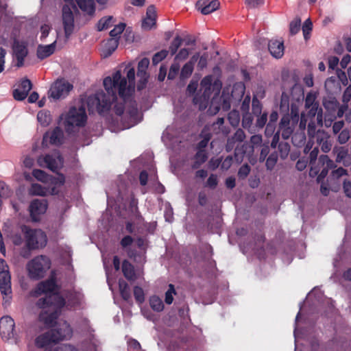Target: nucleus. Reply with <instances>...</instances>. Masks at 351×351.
Wrapping results in <instances>:
<instances>
[{"label": "nucleus", "mask_w": 351, "mask_h": 351, "mask_svg": "<svg viewBox=\"0 0 351 351\" xmlns=\"http://www.w3.org/2000/svg\"><path fill=\"white\" fill-rule=\"evenodd\" d=\"M104 86L106 93L104 91L96 93L88 97L87 105L91 112H97L101 114L107 112L114 101H117L114 108L117 114L121 115L124 112L125 105L128 106L126 114H128L131 123L126 128H129L136 123V119L138 109L135 101L131 97L135 88V71L133 67L128 66L123 73L120 71L114 72L112 76L104 80Z\"/></svg>", "instance_id": "nucleus-1"}, {"label": "nucleus", "mask_w": 351, "mask_h": 351, "mask_svg": "<svg viewBox=\"0 0 351 351\" xmlns=\"http://www.w3.org/2000/svg\"><path fill=\"white\" fill-rule=\"evenodd\" d=\"M42 294L45 296L37 301L36 306L42 309L39 319L48 326L53 325L62 308L73 307L79 304L83 298L82 294L78 291H70L66 294V300L63 298L53 278L38 283L32 292V295L36 297Z\"/></svg>", "instance_id": "nucleus-2"}, {"label": "nucleus", "mask_w": 351, "mask_h": 351, "mask_svg": "<svg viewBox=\"0 0 351 351\" xmlns=\"http://www.w3.org/2000/svg\"><path fill=\"white\" fill-rule=\"evenodd\" d=\"M222 83L219 79H215L212 75L205 76L200 82L199 90L202 93V95L200 97L195 96L193 102L195 104H199V109H204L208 105L210 97L214 94L210 110L214 108V113H216L220 109L228 110L230 108L232 97H235L236 99H240L245 93V86L243 83L235 84L232 88L230 86H226L222 90L218 104L217 101L218 98L216 96L219 95Z\"/></svg>", "instance_id": "nucleus-3"}, {"label": "nucleus", "mask_w": 351, "mask_h": 351, "mask_svg": "<svg viewBox=\"0 0 351 351\" xmlns=\"http://www.w3.org/2000/svg\"><path fill=\"white\" fill-rule=\"evenodd\" d=\"M86 120L87 116L84 107H72L67 112L60 115L59 123L67 133H72L77 128L84 126Z\"/></svg>", "instance_id": "nucleus-4"}, {"label": "nucleus", "mask_w": 351, "mask_h": 351, "mask_svg": "<svg viewBox=\"0 0 351 351\" xmlns=\"http://www.w3.org/2000/svg\"><path fill=\"white\" fill-rule=\"evenodd\" d=\"M51 267L50 259L44 255L37 256L27 265L28 275L32 279H39L45 275Z\"/></svg>", "instance_id": "nucleus-5"}, {"label": "nucleus", "mask_w": 351, "mask_h": 351, "mask_svg": "<svg viewBox=\"0 0 351 351\" xmlns=\"http://www.w3.org/2000/svg\"><path fill=\"white\" fill-rule=\"evenodd\" d=\"M21 232L24 233L26 245L30 250L43 247L47 244V236L41 230H32L26 226L21 228Z\"/></svg>", "instance_id": "nucleus-6"}, {"label": "nucleus", "mask_w": 351, "mask_h": 351, "mask_svg": "<svg viewBox=\"0 0 351 351\" xmlns=\"http://www.w3.org/2000/svg\"><path fill=\"white\" fill-rule=\"evenodd\" d=\"M0 291L3 295V304L11 299V276L9 267L3 259H0Z\"/></svg>", "instance_id": "nucleus-7"}, {"label": "nucleus", "mask_w": 351, "mask_h": 351, "mask_svg": "<svg viewBox=\"0 0 351 351\" xmlns=\"http://www.w3.org/2000/svg\"><path fill=\"white\" fill-rule=\"evenodd\" d=\"M38 163L40 167H47L53 171H56L63 165V159L59 152L54 151L51 154L40 156Z\"/></svg>", "instance_id": "nucleus-8"}, {"label": "nucleus", "mask_w": 351, "mask_h": 351, "mask_svg": "<svg viewBox=\"0 0 351 351\" xmlns=\"http://www.w3.org/2000/svg\"><path fill=\"white\" fill-rule=\"evenodd\" d=\"M73 86L64 80H58L50 88L49 94L53 99L64 98L68 95Z\"/></svg>", "instance_id": "nucleus-9"}, {"label": "nucleus", "mask_w": 351, "mask_h": 351, "mask_svg": "<svg viewBox=\"0 0 351 351\" xmlns=\"http://www.w3.org/2000/svg\"><path fill=\"white\" fill-rule=\"evenodd\" d=\"M13 57L16 60L17 67L24 64V60L28 54L27 43L22 40L14 39L12 44Z\"/></svg>", "instance_id": "nucleus-10"}, {"label": "nucleus", "mask_w": 351, "mask_h": 351, "mask_svg": "<svg viewBox=\"0 0 351 351\" xmlns=\"http://www.w3.org/2000/svg\"><path fill=\"white\" fill-rule=\"evenodd\" d=\"M53 342L68 339L72 336V329L66 322L59 323L55 328L51 329Z\"/></svg>", "instance_id": "nucleus-11"}, {"label": "nucleus", "mask_w": 351, "mask_h": 351, "mask_svg": "<svg viewBox=\"0 0 351 351\" xmlns=\"http://www.w3.org/2000/svg\"><path fill=\"white\" fill-rule=\"evenodd\" d=\"M62 11L65 36L68 38L73 32L74 16L71 7L68 5H64Z\"/></svg>", "instance_id": "nucleus-12"}, {"label": "nucleus", "mask_w": 351, "mask_h": 351, "mask_svg": "<svg viewBox=\"0 0 351 351\" xmlns=\"http://www.w3.org/2000/svg\"><path fill=\"white\" fill-rule=\"evenodd\" d=\"M15 323L14 319L8 316L0 319V335L3 339L8 340L14 337Z\"/></svg>", "instance_id": "nucleus-13"}, {"label": "nucleus", "mask_w": 351, "mask_h": 351, "mask_svg": "<svg viewBox=\"0 0 351 351\" xmlns=\"http://www.w3.org/2000/svg\"><path fill=\"white\" fill-rule=\"evenodd\" d=\"M32 174L37 180L44 183H49L50 185L62 186L65 181L62 174H58L56 177H52L40 169H34Z\"/></svg>", "instance_id": "nucleus-14"}, {"label": "nucleus", "mask_w": 351, "mask_h": 351, "mask_svg": "<svg viewBox=\"0 0 351 351\" xmlns=\"http://www.w3.org/2000/svg\"><path fill=\"white\" fill-rule=\"evenodd\" d=\"M47 209V203L45 199H34L29 206V211L32 219L37 221L40 219V215L45 213Z\"/></svg>", "instance_id": "nucleus-15"}, {"label": "nucleus", "mask_w": 351, "mask_h": 351, "mask_svg": "<svg viewBox=\"0 0 351 351\" xmlns=\"http://www.w3.org/2000/svg\"><path fill=\"white\" fill-rule=\"evenodd\" d=\"M149 64V60L147 58H143L138 64V71H137V77H138V83H137V88L141 90L143 89L147 83L149 77V75L147 73V69Z\"/></svg>", "instance_id": "nucleus-16"}, {"label": "nucleus", "mask_w": 351, "mask_h": 351, "mask_svg": "<svg viewBox=\"0 0 351 351\" xmlns=\"http://www.w3.org/2000/svg\"><path fill=\"white\" fill-rule=\"evenodd\" d=\"M308 114L306 115L304 113H302L300 122V128L301 130H304L306 128V123L308 121V118L311 120L316 117L317 123L322 125V109L319 108V106L310 107Z\"/></svg>", "instance_id": "nucleus-17"}, {"label": "nucleus", "mask_w": 351, "mask_h": 351, "mask_svg": "<svg viewBox=\"0 0 351 351\" xmlns=\"http://www.w3.org/2000/svg\"><path fill=\"white\" fill-rule=\"evenodd\" d=\"M69 3H73L74 0H64ZM99 4H105L107 0H95ZM79 8L82 12L88 14L93 15L95 11V5L94 0H75Z\"/></svg>", "instance_id": "nucleus-18"}, {"label": "nucleus", "mask_w": 351, "mask_h": 351, "mask_svg": "<svg viewBox=\"0 0 351 351\" xmlns=\"http://www.w3.org/2000/svg\"><path fill=\"white\" fill-rule=\"evenodd\" d=\"M32 88V84L28 79L21 80L19 87L13 90V97L16 100L25 99Z\"/></svg>", "instance_id": "nucleus-19"}, {"label": "nucleus", "mask_w": 351, "mask_h": 351, "mask_svg": "<svg viewBox=\"0 0 351 351\" xmlns=\"http://www.w3.org/2000/svg\"><path fill=\"white\" fill-rule=\"evenodd\" d=\"M219 1L217 0H198L196 8L203 14H208L217 10L219 7Z\"/></svg>", "instance_id": "nucleus-20"}, {"label": "nucleus", "mask_w": 351, "mask_h": 351, "mask_svg": "<svg viewBox=\"0 0 351 351\" xmlns=\"http://www.w3.org/2000/svg\"><path fill=\"white\" fill-rule=\"evenodd\" d=\"M59 186L49 184L48 187H45L40 184H32L29 192L33 195L45 196L49 193L53 195L58 193L57 188Z\"/></svg>", "instance_id": "nucleus-21"}, {"label": "nucleus", "mask_w": 351, "mask_h": 351, "mask_svg": "<svg viewBox=\"0 0 351 351\" xmlns=\"http://www.w3.org/2000/svg\"><path fill=\"white\" fill-rule=\"evenodd\" d=\"M64 134L62 130L56 127L52 131L48 132L43 137V141L51 145H59L63 142Z\"/></svg>", "instance_id": "nucleus-22"}, {"label": "nucleus", "mask_w": 351, "mask_h": 351, "mask_svg": "<svg viewBox=\"0 0 351 351\" xmlns=\"http://www.w3.org/2000/svg\"><path fill=\"white\" fill-rule=\"evenodd\" d=\"M268 49L271 56L276 58H280L284 54L283 41L271 39L268 43Z\"/></svg>", "instance_id": "nucleus-23"}, {"label": "nucleus", "mask_w": 351, "mask_h": 351, "mask_svg": "<svg viewBox=\"0 0 351 351\" xmlns=\"http://www.w3.org/2000/svg\"><path fill=\"white\" fill-rule=\"evenodd\" d=\"M156 12L154 5L148 6L146 12V17L143 19L142 27L145 29H152L156 24Z\"/></svg>", "instance_id": "nucleus-24"}, {"label": "nucleus", "mask_w": 351, "mask_h": 351, "mask_svg": "<svg viewBox=\"0 0 351 351\" xmlns=\"http://www.w3.org/2000/svg\"><path fill=\"white\" fill-rule=\"evenodd\" d=\"M199 58V53L194 54L189 62L184 64L180 72V78L182 80L186 79L192 74L195 63L197 61Z\"/></svg>", "instance_id": "nucleus-25"}, {"label": "nucleus", "mask_w": 351, "mask_h": 351, "mask_svg": "<svg viewBox=\"0 0 351 351\" xmlns=\"http://www.w3.org/2000/svg\"><path fill=\"white\" fill-rule=\"evenodd\" d=\"M319 162L323 166V169L317 177V181L320 182L326 176L328 170L333 168L334 162L326 155L321 156L319 158Z\"/></svg>", "instance_id": "nucleus-26"}, {"label": "nucleus", "mask_w": 351, "mask_h": 351, "mask_svg": "<svg viewBox=\"0 0 351 351\" xmlns=\"http://www.w3.org/2000/svg\"><path fill=\"white\" fill-rule=\"evenodd\" d=\"M56 42V41H54L51 44L47 45H38L36 52L37 57L40 60H43L52 55L55 51Z\"/></svg>", "instance_id": "nucleus-27"}, {"label": "nucleus", "mask_w": 351, "mask_h": 351, "mask_svg": "<svg viewBox=\"0 0 351 351\" xmlns=\"http://www.w3.org/2000/svg\"><path fill=\"white\" fill-rule=\"evenodd\" d=\"M245 138V132L241 129H238L233 136L228 139L226 145L227 150L232 149L236 143H241L243 141Z\"/></svg>", "instance_id": "nucleus-28"}, {"label": "nucleus", "mask_w": 351, "mask_h": 351, "mask_svg": "<svg viewBox=\"0 0 351 351\" xmlns=\"http://www.w3.org/2000/svg\"><path fill=\"white\" fill-rule=\"evenodd\" d=\"M316 139L324 152L326 153L330 150L331 143L328 142V136L324 132L318 130Z\"/></svg>", "instance_id": "nucleus-29"}, {"label": "nucleus", "mask_w": 351, "mask_h": 351, "mask_svg": "<svg viewBox=\"0 0 351 351\" xmlns=\"http://www.w3.org/2000/svg\"><path fill=\"white\" fill-rule=\"evenodd\" d=\"M122 272L128 280H134L136 278L133 265L126 260L122 263Z\"/></svg>", "instance_id": "nucleus-30"}, {"label": "nucleus", "mask_w": 351, "mask_h": 351, "mask_svg": "<svg viewBox=\"0 0 351 351\" xmlns=\"http://www.w3.org/2000/svg\"><path fill=\"white\" fill-rule=\"evenodd\" d=\"M50 342H53L52 341V331L51 330L45 334H43L38 336L36 339V344L37 346L43 348L47 346Z\"/></svg>", "instance_id": "nucleus-31"}, {"label": "nucleus", "mask_w": 351, "mask_h": 351, "mask_svg": "<svg viewBox=\"0 0 351 351\" xmlns=\"http://www.w3.org/2000/svg\"><path fill=\"white\" fill-rule=\"evenodd\" d=\"M37 119L40 124L44 127L49 125L52 120L50 112L46 110L40 111L37 114Z\"/></svg>", "instance_id": "nucleus-32"}, {"label": "nucleus", "mask_w": 351, "mask_h": 351, "mask_svg": "<svg viewBox=\"0 0 351 351\" xmlns=\"http://www.w3.org/2000/svg\"><path fill=\"white\" fill-rule=\"evenodd\" d=\"M208 156L204 150H199L195 156L194 162L192 165L193 169H197L202 164L206 162Z\"/></svg>", "instance_id": "nucleus-33"}, {"label": "nucleus", "mask_w": 351, "mask_h": 351, "mask_svg": "<svg viewBox=\"0 0 351 351\" xmlns=\"http://www.w3.org/2000/svg\"><path fill=\"white\" fill-rule=\"evenodd\" d=\"M149 304L151 308L157 312L162 311L164 308V304L162 300L156 295L150 297Z\"/></svg>", "instance_id": "nucleus-34"}, {"label": "nucleus", "mask_w": 351, "mask_h": 351, "mask_svg": "<svg viewBox=\"0 0 351 351\" xmlns=\"http://www.w3.org/2000/svg\"><path fill=\"white\" fill-rule=\"evenodd\" d=\"M119 45V40L117 38H110L105 43V47L107 50L106 56H110L117 48Z\"/></svg>", "instance_id": "nucleus-35"}, {"label": "nucleus", "mask_w": 351, "mask_h": 351, "mask_svg": "<svg viewBox=\"0 0 351 351\" xmlns=\"http://www.w3.org/2000/svg\"><path fill=\"white\" fill-rule=\"evenodd\" d=\"M317 98V93L314 91L309 92L305 98V108H310V107L319 106L318 103L315 101Z\"/></svg>", "instance_id": "nucleus-36"}, {"label": "nucleus", "mask_w": 351, "mask_h": 351, "mask_svg": "<svg viewBox=\"0 0 351 351\" xmlns=\"http://www.w3.org/2000/svg\"><path fill=\"white\" fill-rule=\"evenodd\" d=\"M119 287L122 298L125 300H128L130 298V292L128 285L123 280H119Z\"/></svg>", "instance_id": "nucleus-37"}, {"label": "nucleus", "mask_w": 351, "mask_h": 351, "mask_svg": "<svg viewBox=\"0 0 351 351\" xmlns=\"http://www.w3.org/2000/svg\"><path fill=\"white\" fill-rule=\"evenodd\" d=\"M280 108L283 112H288L289 110V95L286 93H282Z\"/></svg>", "instance_id": "nucleus-38"}, {"label": "nucleus", "mask_w": 351, "mask_h": 351, "mask_svg": "<svg viewBox=\"0 0 351 351\" xmlns=\"http://www.w3.org/2000/svg\"><path fill=\"white\" fill-rule=\"evenodd\" d=\"M228 121L230 123L236 127L239 125L240 122V114L239 112L235 110L230 111L228 114Z\"/></svg>", "instance_id": "nucleus-39"}, {"label": "nucleus", "mask_w": 351, "mask_h": 351, "mask_svg": "<svg viewBox=\"0 0 351 351\" xmlns=\"http://www.w3.org/2000/svg\"><path fill=\"white\" fill-rule=\"evenodd\" d=\"M182 39L179 36H177L174 38L169 46V51L171 52V55L176 54L178 48L182 45Z\"/></svg>", "instance_id": "nucleus-40"}, {"label": "nucleus", "mask_w": 351, "mask_h": 351, "mask_svg": "<svg viewBox=\"0 0 351 351\" xmlns=\"http://www.w3.org/2000/svg\"><path fill=\"white\" fill-rule=\"evenodd\" d=\"M112 20V16L101 18L97 23L98 31H102L105 29H107L110 26Z\"/></svg>", "instance_id": "nucleus-41"}, {"label": "nucleus", "mask_w": 351, "mask_h": 351, "mask_svg": "<svg viewBox=\"0 0 351 351\" xmlns=\"http://www.w3.org/2000/svg\"><path fill=\"white\" fill-rule=\"evenodd\" d=\"M125 27V23H119L116 25L110 32L111 38H117L119 40V35L123 32Z\"/></svg>", "instance_id": "nucleus-42"}, {"label": "nucleus", "mask_w": 351, "mask_h": 351, "mask_svg": "<svg viewBox=\"0 0 351 351\" xmlns=\"http://www.w3.org/2000/svg\"><path fill=\"white\" fill-rule=\"evenodd\" d=\"M134 295L137 302L141 304L145 300L144 291L140 287H135L134 288Z\"/></svg>", "instance_id": "nucleus-43"}, {"label": "nucleus", "mask_w": 351, "mask_h": 351, "mask_svg": "<svg viewBox=\"0 0 351 351\" xmlns=\"http://www.w3.org/2000/svg\"><path fill=\"white\" fill-rule=\"evenodd\" d=\"M168 54V51L167 50H161L160 51L154 54L152 58V62L154 65L158 64L160 62H161L163 59H165Z\"/></svg>", "instance_id": "nucleus-44"}, {"label": "nucleus", "mask_w": 351, "mask_h": 351, "mask_svg": "<svg viewBox=\"0 0 351 351\" xmlns=\"http://www.w3.org/2000/svg\"><path fill=\"white\" fill-rule=\"evenodd\" d=\"M278 160V155L276 153L271 154L266 160V167L268 169L271 170L276 165Z\"/></svg>", "instance_id": "nucleus-45"}, {"label": "nucleus", "mask_w": 351, "mask_h": 351, "mask_svg": "<svg viewBox=\"0 0 351 351\" xmlns=\"http://www.w3.org/2000/svg\"><path fill=\"white\" fill-rule=\"evenodd\" d=\"M180 68V66L179 62L174 61V62L171 64L170 67L168 74V78L171 80L175 78L178 73Z\"/></svg>", "instance_id": "nucleus-46"}, {"label": "nucleus", "mask_w": 351, "mask_h": 351, "mask_svg": "<svg viewBox=\"0 0 351 351\" xmlns=\"http://www.w3.org/2000/svg\"><path fill=\"white\" fill-rule=\"evenodd\" d=\"M176 294L175 289L173 285L170 284L169 285V289L165 293V302L167 304H171L173 302V295Z\"/></svg>", "instance_id": "nucleus-47"}, {"label": "nucleus", "mask_w": 351, "mask_h": 351, "mask_svg": "<svg viewBox=\"0 0 351 351\" xmlns=\"http://www.w3.org/2000/svg\"><path fill=\"white\" fill-rule=\"evenodd\" d=\"M347 175V171L342 167H339L336 170L332 171L330 176L331 180H337L339 178L342 177L343 176Z\"/></svg>", "instance_id": "nucleus-48"}, {"label": "nucleus", "mask_w": 351, "mask_h": 351, "mask_svg": "<svg viewBox=\"0 0 351 351\" xmlns=\"http://www.w3.org/2000/svg\"><path fill=\"white\" fill-rule=\"evenodd\" d=\"M301 26V20L300 19H295L290 23V32L291 34H297Z\"/></svg>", "instance_id": "nucleus-49"}, {"label": "nucleus", "mask_w": 351, "mask_h": 351, "mask_svg": "<svg viewBox=\"0 0 351 351\" xmlns=\"http://www.w3.org/2000/svg\"><path fill=\"white\" fill-rule=\"evenodd\" d=\"M189 55V51L186 48L181 49L179 52L176 55L174 61H182L188 58Z\"/></svg>", "instance_id": "nucleus-50"}, {"label": "nucleus", "mask_w": 351, "mask_h": 351, "mask_svg": "<svg viewBox=\"0 0 351 351\" xmlns=\"http://www.w3.org/2000/svg\"><path fill=\"white\" fill-rule=\"evenodd\" d=\"M202 134L204 136V138L198 144V147L199 150H204L203 149L207 146L208 141L210 139V134L206 133V128L202 132Z\"/></svg>", "instance_id": "nucleus-51"}, {"label": "nucleus", "mask_w": 351, "mask_h": 351, "mask_svg": "<svg viewBox=\"0 0 351 351\" xmlns=\"http://www.w3.org/2000/svg\"><path fill=\"white\" fill-rule=\"evenodd\" d=\"M208 57V56L207 53H204L201 56H199V58L197 60H198L197 67L199 69L202 70L207 66Z\"/></svg>", "instance_id": "nucleus-52"}, {"label": "nucleus", "mask_w": 351, "mask_h": 351, "mask_svg": "<svg viewBox=\"0 0 351 351\" xmlns=\"http://www.w3.org/2000/svg\"><path fill=\"white\" fill-rule=\"evenodd\" d=\"M250 172V167L248 165H242L238 171V176L240 178H245Z\"/></svg>", "instance_id": "nucleus-53"}, {"label": "nucleus", "mask_w": 351, "mask_h": 351, "mask_svg": "<svg viewBox=\"0 0 351 351\" xmlns=\"http://www.w3.org/2000/svg\"><path fill=\"white\" fill-rule=\"evenodd\" d=\"M350 138V133L348 130H343L338 136V141L341 144L346 143Z\"/></svg>", "instance_id": "nucleus-54"}, {"label": "nucleus", "mask_w": 351, "mask_h": 351, "mask_svg": "<svg viewBox=\"0 0 351 351\" xmlns=\"http://www.w3.org/2000/svg\"><path fill=\"white\" fill-rule=\"evenodd\" d=\"M324 106L328 110H334L338 106V102L335 98H332L330 100H324Z\"/></svg>", "instance_id": "nucleus-55"}, {"label": "nucleus", "mask_w": 351, "mask_h": 351, "mask_svg": "<svg viewBox=\"0 0 351 351\" xmlns=\"http://www.w3.org/2000/svg\"><path fill=\"white\" fill-rule=\"evenodd\" d=\"M348 156V149L341 147L337 152V162H341Z\"/></svg>", "instance_id": "nucleus-56"}, {"label": "nucleus", "mask_w": 351, "mask_h": 351, "mask_svg": "<svg viewBox=\"0 0 351 351\" xmlns=\"http://www.w3.org/2000/svg\"><path fill=\"white\" fill-rule=\"evenodd\" d=\"M351 100V85L348 86L344 90L342 96V101L343 104L348 105Z\"/></svg>", "instance_id": "nucleus-57"}, {"label": "nucleus", "mask_w": 351, "mask_h": 351, "mask_svg": "<svg viewBox=\"0 0 351 351\" xmlns=\"http://www.w3.org/2000/svg\"><path fill=\"white\" fill-rule=\"evenodd\" d=\"M291 116L294 121H297L299 118V109L296 104H292L291 106Z\"/></svg>", "instance_id": "nucleus-58"}, {"label": "nucleus", "mask_w": 351, "mask_h": 351, "mask_svg": "<svg viewBox=\"0 0 351 351\" xmlns=\"http://www.w3.org/2000/svg\"><path fill=\"white\" fill-rule=\"evenodd\" d=\"M278 114L276 112H272L269 116V123L267 125V131L269 130V129L272 130L273 129V123L276 122V121L278 120Z\"/></svg>", "instance_id": "nucleus-59"}, {"label": "nucleus", "mask_w": 351, "mask_h": 351, "mask_svg": "<svg viewBox=\"0 0 351 351\" xmlns=\"http://www.w3.org/2000/svg\"><path fill=\"white\" fill-rule=\"evenodd\" d=\"M198 87L197 80H191L187 86V92L190 95H193L195 93Z\"/></svg>", "instance_id": "nucleus-60"}, {"label": "nucleus", "mask_w": 351, "mask_h": 351, "mask_svg": "<svg viewBox=\"0 0 351 351\" xmlns=\"http://www.w3.org/2000/svg\"><path fill=\"white\" fill-rule=\"evenodd\" d=\"M232 161L233 159L232 156H227L221 162V169L224 170H228L231 167Z\"/></svg>", "instance_id": "nucleus-61"}, {"label": "nucleus", "mask_w": 351, "mask_h": 351, "mask_svg": "<svg viewBox=\"0 0 351 351\" xmlns=\"http://www.w3.org/2000/svg\"><path fill=\"white\" fill-rule=\"evenodd\" d=\"M308 134L311 137H314L315 134L317 135L316 125L315 122L312 120H311L308 124Z\"/></svg>", "instance_id": "nucleus-62"}, {"label": "nucleus", "mask_w": 351, "mask_h": 351, "mask_svg": "<svg viewBox=\"0 0 351 351\" xmlns=\"http://www.w3.org/2000/svg\"><path fill=\"white\" fill-rule=\"evenodd\" d=\"M267 120V113H263L258 117L256 120V126L258 128H263Z\"/></svg>", "instance_id": "nucleus-63"}, {"label": "nucleus", "mask_w": 351, "mask_h": 351, "mask_svg": "<svg viewBox=\"0 0 351 351\" xmlns=\"http://www.w3.org/2000/svg\"><path fill=\"white\" fill-rule=\"evenodd\" d=\"M343 188L346 195L351 197V182L344 180Z\"/></svg>", "instance_id": "nucleus-64"}]
</instances>
